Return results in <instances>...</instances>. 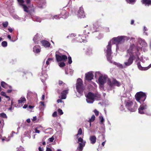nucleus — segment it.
<instances>
[{"label": "nucleus", "mask_w": 151, "mask_h": 151, "mask_svg": "<svg viewBox=\"0 0 151 151\" xmlns=\"http://www.w3.org/2000/svg\"><path fill=\"white\" fill-rule=\"evenodd\" d=\"M68 90L63 91L61 92V99H65L66 98V95L68 93Z\"/></svg>", "instance_id": "nucleus-15"}, {"label": "nucleus", "mask_w": 151, "mask_h": 151, "mask_svg": "<svg viewBox=\"0 0 151 151\" xmlns=\"http://www.w3.org/2000/svg\"><path fill=\"white\" fill-rule=\"evenodd\" d=\"M8 25V22L7 21H6L2 23V25L4 28L6 27H7Z\"/></svg>", "instance_id": "nucleus-30"}, {"label": "nucleus", "mask_w": 151, "mask_h": 151, "mask_svg": "<svg viewBox=\"0 0 151 151\" xmlns=\"http://www.w3.org/2000/svg\"><path fill=\"white\" fill-rule=\"evenodd\" d=\"M46 151H52V150L50 148L47 147Z\"/></svg>", "instance_id": "nucleus-50"}, {"label": "nucleus", "mask_w": 151, "mask_h": 151, "mask_svg": "<svg viewBox=\"0 0 151 151\" xmlns=\"http://www.w3.org/2000/svg\"><path fill=\"white\" fill-rule=\"evenodd\" d=\"M138 67L140 70H143V67L141 66L140 62H138L137 63Z\"/></svg>", "instance_id": "nucleus-31"}, {"label": "nucleus", "mask_w": 151, "mask_h": 151, "mask_svg": "<svg viewBox=\"0 0 151 151\" xmlns=\"http://www.w3.org/2000/svg\"><path fill=\"white\" fill-rule=\"evenodd\" d=\"M52 116L54 117H55L57 116V112L56 111H54L52 114Z\"/></svg>", "instance_id": "nucleus-45"}, {"label": "nucleus", "mask_w": 151, "mask_h": 151, "mask_svg": "<svg viewBox=\"0 0 151 151\" xmlns=\"http://www.w3.org/2000/svg\"><path fill=\"white\" fill-rule=\"evenodd\" d=\"M27 106H28V105L26 104H25L24 105V106H23V108H24L26 109L27 108Z\"/></svg>", "instance_id": "nucleus-56"}, {"label": "nucleus", "mask_w": 151, "mask_h": 151, "mask_svg": "<svg viewBox=\"0 0 151 151\" xmlns=\"http://www.w3.org/2000/svg\"><path fill=\"white\" fill-rule=\"evenodd\" d=\"M96 139H97L96 137L94 135L90 136L89 138L91 143L92 144H93L96 143Z\"/></svg>", "instance_id": "nucleus-16"}, {"label": "nucleus", "mask_w": 151, "mask_h": 151, "mask_svg": "<svg viewBox=\"0 0 151 151\" xmlns=\"http://www.w3.org/2000/svg\"><path fill=\"white\" fill-rule=\"evenodd\" d=\"M127 2L129 3L132 4L133 3H134L136 1V0H126Z\"/></svg>", "instance_id": "nucleus-35"}, {"label": "nucleus", "mask_w": 151, "mask_h": 151, "mask_svg": "<svg viewBox=\"0 0 151 151\" xmlns=\"http://www.w3.org/2000/svg\"><path fill=\"white\" fill-rule=\"evenodd\" d=\"M55 57L56 60L57 62L61 61H66L68 59L67 56L65 55H59L56 53Z\"/></svg>", "instance_id": "nucleus-6"}, {"label": "nucleus", "mask_w": 151, "mask_h": 151, "mask_svg": "<svg viewBox=\"0 0 151 151\" xmlns=\"http://www.w3.org/2000/svg\"><path fill=\"white\" fill-rule=\"evenodd\" d=\"M125 107L130 111L135 112L138 108V105L135 101L130 100L125 101L124 102Z\"/></svg>", "instance_id": "nucleus-2"}, {"label": "nucleus", "mask_w": 151, "mask_h": 151, "mask_svg": "<svg viewBox=\"0 0 151 151\" xmlns=\"http://www.w3.org/2000/svg\"><path fill=\"white\" fill-rule=\"evenodd\" d=\"M123 40V36H118L116 37L113 38L111 40L108 42V44L106 47L107 49L106 51V56L108 61L111 63H112V58L111 56L112 54L111 50V43L112 44H116V50L119 49L118 44Z\"/></svg>", "instance_id": "nucleus-1"}, {"label": "nucleus", "mask_w": 151, "mask_h": 151, "mask_svg": "<svg viewBox=\"0 0 151 151\" xmlns=\"http://www.w3.org/2000/svg\"><path fill=\"white\" fill-rule=\"evenodd\" d=\"M38 37L37 34L33 38V40L35 44H38L39 43V40H37Z\"/></svg>", "instance_id": "nucleus-21"}, {"label": "nucleus", "mask_w": 151, "mask_h": 151, "mask_svg": "<svg viewBox=\"0 0 151 151\" xmlns=\"http://www.w3.org/2000/svg\"><path fill=\"white\" fill-rule=\"evenodd\" d=\"M82 150H81L79 149V148H77L76 151H82Z\"/></svg>", "instance_id": "nucleus-64"}, {"label": "nucleus", "mask_w": 151, "mask_h": 151, "mask_svg": "<svg viewBox=\"0 0 151 151\" xmlns=\"http://www.w3.org/2000/svg\"><path fill=\"white\" fill-rule=\"evenodd\" d=\"M40 48L39 45H35L33 48V51L35 53H38L40 52Z\"/></svg>", "instance_id": "nucleus-18"}, {"label": "nucleus", "mask_w": 151, "mask_h": 151, "mask_svg": "<svg viewBox=\"0 0 151 151\" xmlns=\"http://www.w3.org/2000/svg\"><path fill=\"white\" fill-rule=\"evenodd\" d=\"M106 140H105V141H104V142H103L102 143L101 145H102L103 146H104V145L105 144V142H106Z\"/></svg>", "instance_id": "nucleus-58"}, {"label": "nucleus", "mask_w": 151, "mask_h": 151, "mask_svg": "<svg viewBox=\"0 0 151 151\" xmlns=\"http://www.w3.org/2000/svg\"><path fill=\"white\" fill-rule=\"evenodd\" d=\"M84 141H83V139L81 137L78 138V143L80 142V143L84 142Z\"/></svg>", "instance_id": "nucleus-38"}, {"label": "nucleus", "mask_w": 151, "mask_h": 151, "mask_svg": "<svg viewBox=\"0 0 151 151\" xmlns=\"http://www.w3.org/2000/svg\"><path fill=\"white\" fill-rule=\"evenodd\" d=\"M100 25V24L98 22H95L93 24L94 27L96 29L99 28Z\"/></svg>", "instance_id": "nucleus-25"}, {"label": "nucleus", "mask_w": 151, "mask_h": 151, "mask_svg": "<svg viewBox=\"0 0 151 151\" xmlns=\"http://www.w3.org/2000/svg\"><path fill=\"white\" fill-rule=\"evenodd\" d=\"M1 86L4 88H7L8 85L4 81H2L1 83Z\"/></svg>", "instance_id": "nucleus-26"}, {"label": "nucleus", "mask_w": 151, "mask_h": 151, "mask_svg": "<svg viewBox=\"0 0 151 151\" xmlns=\"http://www.w3.org/2000/svg\"><path fill=\"white\" fill-rule=\"evenodd\" d=\"M39 129V127H36L35 129V132L36 133H39L40 132V131L39 130H38Z\"/></svg>", "instance_id": "nucleus-41"}, {"label": "nucleus", "mask_w": 151, "mask_h": 151, "mask_svg": "<svg viewBox=\"0 0 151 151\" xmlns=\"http://www.w3.org/2000/svg\"><path fill=\"white\" fill-rule=\"evenodd\" d=\"M39 151H43V148H42L40 147H39L38 148Z\"/></svg>", "instance_id": "nucleus-52"}, {"label": "nucleus", "mask_w": 151, "mask_h": 151, "mask_svg": "<svg viewBox=\"0 0 151 151\" xmlns=\"http://www.w3.org/2000/svg\"><path fill=\"white\" fill-rule=\"evenodd\" d=\"M68 13L65 10H62V12H61L60 14H60V16H62L63 17H62V18L66 19L68 17Z\"/></svg>", "instance_id": "nucleus-14"}, {"label": "nucleus", "mask_w": 151, "mask_h": 151, "mask_svg": "<svg viewBox=\"0 0 151 151\" xmlns=\"http://www.w3.org/2000/svg\"><path fill=\"white\" fill-rule=\"evenodd\" d=\"M47 60H48V61H50V60H53V58H49L47 59Z\"/></svg>", "instance_id": "nucleus-63"}, {"label": "nucleus", "mask_w": 151, "mask_h": 151, "mask_svg": "<svg viewBox=\"0 0 151 151\" xmlns=\"http://www.w3.org/2000/svg\"><path fill=\"white\" fill-rule=\"evenodd\" d=\"M68 63L69 64H70L72 63V61L71 59V58L70 56L68 57Z\"/></svg>", "instance_id": "nucleus-36"}, {"label": "nucleus", "mask_w": 151, "mask_h": 151, "mask_svg": "<svg viewBox=\"0 0 151 151\" xmlns=\"http://www.w3.org/2000/svg\"><path fill=\"white\" fill-rule=\"evenodd\" d=\"M26 101V99L25 97H22L20 98V99L18 100V104H21L22 105V103Z\"/></svg>", "instance_id": "nucleus-22"}, {"label": "nucleus", "mask_w": 151, "mask_h": 151, "mask_svg": "<svg viewBox=\"0 0 151 151\" xmlns=\"http://www.w3.org/2000/svg\"><path fill=\"white\" fill-rule=\"evenodd\" d=\"M62 18V17L60 16V14H57V15H55L53 16H52L51 17V19H59L60 18Z\"/></svg>", "instance_id": "nucleus-23"}, {"label": "nucleus", "mask_w": 151, "mask_h": 151, "mask_svg": "<svg viewBox=\"0 0 151 151\" xmlns=\"http://www.w3.org/2000/svg\"><path fill=\"white\" fill-rule=\"evenodd\" d=\"M106 78L105 76H100L98 79L99 83L101 85H104L106 82Z\"/></svg>", "instance_id": "nucleus-11"}, {"label": "nucleus", "mask_w": 151, "mask_h": 151, "mask_svg": "<svg viewBox=\"0 0 151 151\" xmlns=\"http://www.w3.org/2000/svg\"><path fill=\"white\" fill-rule=\"evenodd\" d=\"M58 114L60 115L63 114V113L62 110L60 109H58Z\"/></svg>", "instance_id": "nucleus-34"}, {"label": "nucleus", "mask_w": 151, "mask_h": 151, "mask_svg": "<svg viewBox=\"0 0 151 151\" xmlns=\"http://www.w3.org/2000/svg\"><path fill=\"white\" fill-rule=\"evenodd\" d=\"M147 105L144 103L140 105L138 109L139 113L141 114H145L144 111L147 108Z\"/></svg>", "instance_id": "nucleus-7"}, {"label": "nucleus", "mask_w": 151, "mask_h": 151, "mask_svg": "<svg viewBox=\"0 0 151 151\" xmlns=\"http://www.w3.org/2000/svg\"><path fill=\"white\" fill-rule=\"evenodd\" d=\"M93 75L91 72H89L85 74V79L88 81H90L93 79Z\"/></svg>", "instance_id": "nucleus-9"}, {"label": "nucleus", "mask_w": 151, "mask_h": 151, "mask_svg": "<svg viewBox=\"0 0 151 151\" xmlns=\"http://www.w3.org/2000/svg\"><path fill=\"white\" fill-rule=\"evenodd\" d=\"M65 65V64L64 62H61L59 63V66L60 67H63Z\"/></svg>", "instance_id": "nucleus-39"}, {"label": "nucleus", "mask_w": 151, "mask_h": 151, "mask_svg": "<svg viewBox=\"0 0 151 151\" xmlns=\"http://www.w3.org/2000/svg\"><path fill=\"white\" fill-rule=\"evenodd\" d=\"M7 43L6 41H4L2 42V46L4 47H6L7 46Z\"/></svg>", "instance_id": "nucleus-32"}, {"label": "nucleus", "mask_w": 151, "mask_h": 151, "mask_svg": "<svg viewBox=\"0 0 151 151\" xmlns=\"http://www.w3.org/2000/svg\"><path fill=\"white\" fill-rule=\"evenodd\" d=\"M27 123H29L30 122H31V121H30V119H27Z\"/></svg>", "instance_id": "nucleus-59"}, {"label": "nucleus", "mask_w": 151, "mask_h": 151, "mask_svg": "<svg viewBox=\"0 0 151 151\" xmlns=\"http://www.w3.org/2000/svg\"><path fill=\"white\" fill-rule=\"evenodd\" d=\"M114 64L117 65L118 67H119L120 68H123L122 65L121 64L115 62H114Z\"/></svg>", "instance_id": "nucleus-27"}, {"label": "nucleus", "mask_w": 151, "mask_h": 151, "mask_svg": "<svg viewBox=\"0 0 151 151\" xmlns=\"http://www.w3.org/2000/svg\"><path fill=\"white\" fill-rule=\"evenodd\" d=\"M134 22V21L133 20H132L131 22V24H133Z\"/></svg>", "instance_id": "nucleus-60"}, {"label": "nucleus", "mask_w": 151, "mask_h": 151, "mask_svg": "<svg viewBox=\"0 0 151 151\" xmlns=\"http://www.w3.org/2000/svg\"><path fill=\"white\" fill-rule=\"evenodd\" d=\"M26 1L27 4H29L30 3V0H26Z\"/></svg>", "instance_id": "nucleus-49"}, {"label": "nucleus", "mask_w": 151, "mask_h": 151, "mask_svg": "<svg viewBox=\"0 0 151 151\" xmlns=\"http://www.w3.org/2000/svg\"><path fill=\"white\" fill-rule=\"evenodd\" d=\"M83 85V83L82 80L80 78H78L77 80L76 87L77 91L80 93L82 92L84 90Z\"/></svg>", "instance_id": "nucleus-5"}, {"label": "nucleus", "mask_w": 151, "mask_h": 151, "mask_svg": "<svg viewBox=\"0 0 151 151\" xmlns=\"http://www.w3.org/2000/svg\"><path fill=\"white\" fill-rule=\"evenodd\" d=\"M0 116L2 117L3 118H6L7 116L4 113H1L0 114Z\"/></svg>", "instance_id": "nucleus-33"}, {"label": "nucleus", "mask_w": 151, "mask_h": 151, "mask_svg": "<svg viewBox=\"0 0 151 151\" xmlns=\"http://www.w3.org/2000/svg\"><path fill=\"white\" fill-rule=\"evenodd\" d=\"M146 95L145 93L142 91L137 92L135 96L136 100L141 103V101L144 102L146 98Z\"/></svg>", "instance_id": "nucleus-4"}, {"label": "nucleus", "mask_w": 151, "mask_h": 151, "mask_svg": "<svg viewBox=\"0 0 151 151\" xmlns=\"http://www.w3.org/2000/svg\"><path fill=\"white\" fill-rule=\"evenodd\" d=\"M77 14L78 16L80 18H84V17L85 14L83 7H80L78 11Z\"/></svg>", "instance_id": "nucleus-10"}, {"label": "nucleus", "mask_w": 151, "mask_h": 151, "mask_svg": "<svg viewBox=\"0 0 151 151\" xmlns=\"http://www.w3.org/2000/svg\"><path fill=\"white\" fill-rule=\"evenodd\" d=\"M41 43L42 46L45 47H49L50 45V44L49 42L45 40H42L41 41Z\"/></svg>", "instance_id": "nucleus-13"}, {"label": "nucleus", "mask_w": 151, "mask_h": 151, "mask_svg": "<svg viewBox=\"0 0 151 151\" xmlns=\"http://www.w3.org/2000/svg\"><path fill=\"white\" fill-rule=\"evenodd\" d=\"M22 6H23V8L24 9V10L25 12L30 14V12L28 10V8L26 5H24L23 4H22Z\"/></svg>", "instance_id": "nucleus-20"}, {"label": "nucleus", "mask_w": 151, "mask_h": 151, "mask_svg": "<svg viewBox=\"0 0 151 151\" xmlns=\"http://www.w3.org/2000/svg\"><path fill=\"white\" fill-rule=\"evenodd\" d=\"M95 116L94 115H93L92 116L91 118L89 120V122H91L94 121L95 119Z\"/></svg>", "instance_id": "nucleus-29"}, {"label": "nucleus", "mask_w": 151, "mask_h": 151, "mask_svg": "<svg viewBox=\"0 0 151 151\" xmlns=\"http://www.w3.org/2000/svg\"><path fill=\"white\" fill-rule=\"evenodd\" d=\"M86 101L88 103H92L95 99L98 100L100 98L99 95L97 93H93L91 92H89L87 94L86 96Z\"/></svg>", "instance_id": "nucleus-3"}, {"label": "nucleus", "mask_w": 151, "mask_h": 151, "mask_svg": "<svg viewBox=\"0 0 151 151\" xmlns=\"http://www.w3.org/2000/svg\"><path fill=\"white\" fill-rule=\"evenodd\" d=\"M37 119V118L36 116H34L33 117V119H32V120L33 121H34L36 120Z\"/></svg>", "instance_id": "nucleus-51"}, {"label": "nucleus", "mask_w": 151, "mask_h": 151, "mask_svg": "<svg viewBox=\"0 0 151 151\" xmlns=\"http://www.w3.org/2000/svg\"><path fill=\"white\" fill-rule=\"evenodd\" d=\"M129 38L125 36H123V40H129Z\"/></svg>", "instance_id": "nucleus-44"}, {"label": "nucleus", "mask_w": 151, "mask_h": 151, "mask_svg": "<svg viewBox=\"0 0 151 151\" xmlns=\"http://www.w3.org/2000/svg\"><path fill=\"white\" fill-rule=\"evenodd\" d=\"M59 84L60 86L62 85H65V83L62 81L60 80L59 81Z\"/></svg>", "instance_id": "nucleus-42"}, {"label": "nucleus", "mask_w": 151, "mask_h": 151, "mask_svg": "<svg viewBox=\"0 0 151 151\" xmlns=\"http://www.w3.org/2000/svg\"><path fill=\"white\" fill-rule=\"evenodd\" d=\"M18 1L20 4V5L22 6V4H23L24 2L23 0H17Z\"/></svg>", "instance_id": "nucleus-43"}, {"label": "nucleus", "mask_w": 151, "mask_h": 151, "mask_svg": "<svg viewBox=\"0 0 151 151\" xmlns=\"http://www.w3.org/2000/svg\"><path fill=\"white\" fill-rule=\"evenodd\" d=\"M45 96L44 95H43L42 96V98H41V99L42 100H44L45 99Z\"/></svg>", "instance_id": "nucleus-54"}, {"label": "nucleus", "mask_w": 151, "mask_h": 151, "mask_svg": "<svg viewBox=\"0 0 151 151\" xmlns=\"http://www.w3.org/2000/svg\"><path fill=\"white\" fill-rule=\"evenodd\" d=\"M12 91V90H7V92L8 93H11Z\"/></svg>", "instance_id": "nucleus-61"}, {"label": "nucleus", "mask_w": 151, "mask_h": 151, "mask_svg": "<svg viewBox=\"0 0 151 151\" xmlns=\"http://www.w3.org/2000/svg\"><path fill=\"white\" fill-rule=\"evenodd\" d=\"M5 97L6 98H7L8 99V101H9L10 100V98L9 96L6 95L5 96Z\"/></svg>", "instance_id": "nucleus-55"}, {"label": "nucleus", "mask_w": 151, "mask_h": 151, "mask_svg": "<svg viewBox=\"0 0 151 151\" xmlns=\"http://www.w3.org/2000/svg\"><path fill=\"white\" fill-rule=\"evenodd\" d=\"M62 102L63 101L61 99H58L57 100V102L58 103Z\"/></svg>", "instance_id": "nucleus-48"}, {"label": "nucleus", "mask_w": 151, "mask_h": 151, "mask_svg": "<svg viewBox=\"0 0 151 151\" xmlns=\"http://www.w3.org/2000/svg\"><path fill=\"white\" fill-rule=\"evenodd\" d=\"M82 130L81 128H80L78 129L77 134H76L75 136L77 138H78V135H81L82 134Z\"/></svg>", "instance_id": "nucleus-24"}, {"label": "nucleus", "mask_w": 151, "mask_h": 151, "mask_svg": "<svg viewBox=\"0 0 151 151\" xmlns=\"http://www.w3.org/2000/svg\"><path fill=\"white\" fill-rule=\"evenodd\" d=\"M93 112L96 116H98L99 115V112L96 109H95L94 110Z\"/></svg>", "instance_id": "nucleus-40"}, {"label": "nucleus", "mask_w": 151, "mask_h": 151, "mask_svg": "<svg viewBox=\"0 0 151 151\" xmlns=\"http://www.w3.org/2000/svg\"><path fill=\"white\" fill-rule=\"evenodd\" d=\"M86 143V141L80 143H79V146L78 147V148H79L80 150H83V147L85 146Z\"/></svg>", "instance_id": "nucleus-19"}, {"label": "nucleus", "mask_w": 151, "mask_h": 151, "mask_svg": "<svg viewBox=\"0 0 151 151\" xmlns=\"http://www.w3.org/2000/svg\"><path fill=\"white\" fill-rule=\"evenodd\" d=\"M142 3L145 6H149L151 5V0H142Z\"/></svg>", "instance_id": "nucleus-17"}, {"label": "nucleus", "mask_w": 151, "mask_h": 151, "mask_svg": "<svg viewBox=\"0 0 151 151\" xmlns=\"http://www.w3.org/2000/svg\"><path fill=\"white\" fill-rule=\"evenodd\" d=\"M49 61H48V60H47V61L46 62V64L47 65H48L49 64Z\"/></svg>", "instance_id": "nucleus-62"}, {"label": "nucleus", "mask_w": 151, "mask_h": 151, "mask_svg": "<svg viewBox=\"0 0 151 151\" xmlns=\"http://www.w3.org/2000/svg\"><path fill=\"white\" fill-rule=\"evenodd\" d=\"M136 58V56L134 55H130L128 62H125L124 64L126 66H128L131 65L133 63V61Z\"/></svg>", "instance_id": "nucleus-8"}, {"label": "nucleus", "mask_w": 151, "mask_h": 151, "mask_svg": "<svg viewBox=\"0 0 151 151\" xmlns=\"http://www.w3.org/2000/svg\"><path fill=\"white\" fill-rule=\"evenodd\" d=\"M54 139V137H52L50 138L49 139V140L50 142H52L53 141Z\"/></svg>", "instance_id": "nucleus-46"}, {"label": "nucleus", "mask_w": 151, "mask_h": 151, "mask_svg": "<svg viewBox=\"0 0 151 151\" xmlns=\"http://www.w3.org/2000/svg\"><path fill=\"white\" fill-rule=\"evenodd\" d=\"M8 30L10 32H12L13 31V29L12 28H9L8 29Z\"/></svg>", "instance_id": "nucleus-57"}, {"label": "nucleus", "mask_w": 151, "mask_h": 151, "mask_svg": "<svg viewBox=\"0 0 151 151\" xmlns=\"http://www.w3.org/2000/svg\"><path fill=\"white\" fill-rule=\"evenodd\" d=\"M40 103L41 104V105L43 106H45V104H44V103L43 102L41 101L40 102Z\"/></svg>", "instance_id": "nucleus-53"}, {"label": "nucleus", "mask_w": 151, "mask_h": 151, "mask_svg": "<svg viewBox=\"0 0 151 151\" xmlns=\"http://www.w3.org/2000/svg\"><path fill=\"white\" fill-rule=\"evenodd\" d=\"M99 119L101 123V124L103 123L104 122V121L103 117L102 116H100Z\"/></svg>", "instance_id": "nucleus-37"}, {"label": "nucleus", "mask_w": 151, "mask_h": 151, "mask_svg": "<svg viewBox=\"0 0 151 151\" xmlns=\"http://www.w3.org/2000/svg\"><path fill=\"white\" fill-rule=\"evenodd\" d=\"M109 83L111 87L113 86L114 85H116L119 86L120 85L119 83L115 79L113 80L112 82L110 81Z\"/></svg>", "instance_id": "nucleus-12"}, {"label": "nucleus", "mask_w": 151, "mask_h": 151, "mask_svg": "<svg viewBox=\"0 0 151 151\" xmlns=\"http://www.w3.org/2000/svg\"><path fill=\"white\" fill-rule=\"evenodd\" d=\"M86 54L88 55H90L91 54H92V50L91 49H88V50L86 52Z\"/></svg>", "instance_id": "nucleus-28"}, {"label": "nucleus", "mask_w": 151, "mask_h": 151, "mask_svg": "<svg viewBox=\"0 0 151 151\" xmlns=\"http://www.w3.org/2000/svg\"><path fill=\"white\" fill-rule=\"evenodd\" d=\"M1 94L2 96H4L6 95V93L4 92H1Z\"/></svg>", "instance_id": "nucleus-47"}]
</instances>
